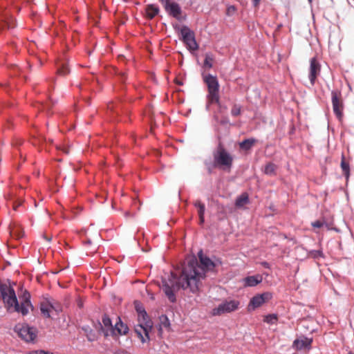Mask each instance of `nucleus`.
I'll list each match as a JSON object with an SVG mask.
<instances>
[{
	"label": "nucleus",
	"mask_w": 354,
	"mask_h": 354,
	"mask_svg": "<svg viewBox=\"0 0 354 354\" xmlns=\"http://www.w3.org/2000/svg\"><path fill=\"white\" fill-rule=\"evenodd\" d=\"M198 257L201 266L196 259H192L182 269L180 276L171 272L168 279L162 278L161 288L171 303L176 301V292L180 288L189 290L193 294L197 293L200 281L206 277V270L216 266L209 257L203 256L202 251L198 253Z\"/></svg>",
	"instance_id": "nucleus-1"
},
{
	"label": "nucleus",
	"mask_w": 354,
	"mask_h": 354,
	"mask_svg": "<svg viewBox=\"0 0 354 354\" xmlns=\"http://www.w3.org/2000/svg\"><path fill=\"white\" fill-rule=\"evenodd\" d=\"M0 299H3L8 310L14 308L15 311L21 313L24 316L28 313L29 308L32 310L34 309L30 301V295L28 291L23 293L19 304L13 288L1 281H0Z\"/></svg>",
	"instance_id": "nucleus-2"
},
{
	"label": "nucleus",
	"mask_w": 354,
	"mask_h": 354,
	"mask_svg": "<svg viewBox=\"0 0 354 354\" xmlns=\"http://www.w3.org/2000/svg\"><path fill=\"white\" fill-rule=\"evenodd\" d=\"M174 28L176 31L180 32L181 35L180 39L187 46L188 49L196 50L198 48L194 32L188 26L184 25L180 27L178 24H175L174 25Z\"/></svg>",
	"instance_id": "nucleus-3"
},
{
	"label": "nucleus",
	"mask_w": 354,
	"mask_h": 354,
	"mask_svg": "<svg viewBox=\"0 0 354 354\" xmlns=\"http://www.w3.org/2000/svg\"><path fill=\"white\" fill-rule=\"evenodd\" d=\"M213 158L219 167L230 169L232 166L233 157L221 143L218 144L216 149L213 151Z\"/></svg>",
	"instance_id": "nucleus-4"
},
{
	"label": "nucleus",
	"mask_w": 354,
	"mask_h": 354,
	"mask_svg": "<svg viewBox=\"0 0 354 354\" xmlns=\"http://www.w3.org/2000/svg\"><path fill=\"white\" fill-rule=\"evenodd\" d=\"M203 80L207 86L209 92L207 97L210 102H218L219 84L217 77L208 74L203 77Z\"/></svg>",
	"instance_id": "nucleus-5"
},
{
	"label": "nucleus",
	"mask_w": 354,
	"mask_h": 354,
	"mask_svg": "<svg viewBox=\"0 0 354 354\" xmlns=\"http://www.w3.org/2000/svg\"><path fill=\"white\" fill-rule=\"evenodd\" d=\"M240 302L235 299L224 300L217 307L212 310L213 316H220L223 314L230 313L238 309Z\"/></svg>",
	"instance_id": "nucleus-6"
},
{
	"label": "nucleus",
	"mask_w": 354,
	"mask_h": 354,
	"mask_svg": "<svg viewBox=\"0 0 354 354\" xmlns=\"http://www.w3.org/2000/svg\"><path fill=\"white\" fill-rule=\"evenodd\" d=\"M15 330L22 339L28 342L33 341L37 337L36 328L28 324H17L15 326Z\"/></svg>",
	"instance_id": "nucleus-7"
},
{
	"label": "nucleus",
	"mask_w": 354,
	"mask_h": 354,
	"mask_svg": "<svg viewBox=\"0 0 354 354\" xmlns=\"http://www.w3.org/2000/svg\"><path fill=\"white\" fill-rule=\"evenodd\" d=\"M118 321L115 323V326L113 328L111 329V334H109L108 330H104L102 324L98 322V325L100 326V330L103 331L105 337H108L109 335H115L118 333L120 335H127L129 332V327L127 324H124L121 320L120 317H118Z\"/></svg>",
	"instance_id": "nucleus-8"
},
{
	"label": "nucleus",
	"mask_w": 354,
	"mask_h": 354,
	"mask_svg": "<svg viewBox=\"0 0 354 354\" xmlns=\"http://www.w3.org/2000/svg\"><path fill=\"white\" fill-rule=\"evenodd\" d=\"M272 297V294L270 292H265L261 294L254 295L250 301L248 310H254L260 307L264 303L268 301Z\"/></svg>",
	"instance_id": "nucleus-9"
},
{
	"label": "nucleus",
	"mask_w": 354,
	"mask_h": 354,
	"mask_svg": "<svg viewBox=\"0 0 354 354\" xmlns=\"http://www.w3.org/2000/svg\"><path fill=\"white\" fill-rule=\"evenodd\" d=\"M341 93L337 91H332L331 100L333 104V110L337 118L342 117L343 104L339 99Z\"/></svg>",
	"instance_id": "nucleus-10"
},
{
	"label": "nucleus",
	"mask_w": 354,
	"mask_h": 354,
	"mask_svg": "<svg viewBox=\"0 0 354 354\" xmlns=\"http://www.w3.org/2000/svg\"><path fill=\"white\" fill-rule=\"evenodd\" d=\"M321 71V65L316 57H313L310 61L309 80L312 86L315 83L317 77L319 75Z\"/></svg>",
	"instance_id": "nucleus-11"
},
{
	"label": "nucleus",
	"mask_w": 354,
	"mask_h": 354,
	"mask_svg": "<svg viewBox=\"0 0 354 354\" xmlns=\"http://www.w3.org/2000/svg\"><path fill=\"white\" fill-rule=\"evenodd\" d=\"M152 328L147 327L146 326H143L141 324H138L135 326L134 330L137 334L138 337L140 339V341L142 343H145L146 342L150 339L149 338V332L151 330Z\"/></svg>",
	"instance_id": "nucleus-12"
},
{
	"label": "nucleus",
	"mask_w": 354,
	"mask_h": 354,
	"mask_svg": "<svg viewBox=\"0 0 354 354\" xmlns=\"http://www.w3.org/2000/svg\"><path fill=\"white\" fill-rule=\"evenodd\" d=\"M164 8L169 15L177 19H179L182 12L180 6L176 2H170L167 5H165Z\"/></svg>",
	"instance_id": "nucleus-13"
},
{
	"label": "nucleus",
	"mask_w": 354,
	"mask_h": 354,
	"mask_svg": "<svg viewBox=\"0 0 354 354\" xmlns=\"http://www.w3.org/2000/svg\"><path fill=\"white\" fill-rule=\"evenodd\" d=\"M312 342V338H308L307 337H301V338L296 339L294 340L292 347L297 350L310 348Z\"/></svg>",
	"instance_id": "nucleus-14"
},
{
	"label": "nucleus",
	"mask_w": 354,
	"mask_h": 354,
	"mask_svg": "<svg viewBox=\"0 0 354 354\" xmlns=\"http://www.w3.org/2000/svg\"><path fill=\"white\" fill-rule=\"evenodd\" d=\"M263 281V277L260 274H255L248 276L243 279V283L244 287H254L261 283Z\"/></svg>",
	"instance_id": "nucleus-15"
},
{
	"label": "nucleus",
	"mask_w": 354,
	"mask_h": 354,
	"mask_svg": "<svg viewBox=\"0 0 354 354\" xmlns=\"http://www.w3.org/2000/svg\"><path fill=\"white\" fill-rule=\"evenodd\" d=\"M138 322L139 324H141L143 326H146L147 327H148V328L153 327V323L150 319L147 312L144 313L143 314L142 313L138 315Z\"/></svg>",
	"instance_id": "nucleus-16"
},
{
	"label": "nucleus",
	"mask_w": 354,
	"mask_h": 354,
	"mask_svg": "<svg viewBox=\"0 0 354 354\" xmlns=\"http://www.w3.org/2000/svg\"><path fill=\"white\" fill-rule=\"evenodd\" d=\"M50 299H46L40 304V310L42 315L46 318L50 317Z\"/></svg>",
	"instance_id": "nucleus-17"
},
{
	"label": "nucleus",
	"mask_w": 354,
	"mask_h": 354,
	"mask_svg": "<svg viewBox=\"0 0 354 354\" xmlns=\"http://www.w3.org/2000/svg\"><path fill=\"white\" fill-rule=\"evenodd\" d=\"M82 330L84 332L86 337L89 342H94L97 339L95 333L88 325L83 326Z\"/></svg>",
	"instance_id": "nucleus-18"
},
{
	"label": "nucleus",
	"mask_w": 354,
	"mask_h": 354,
	"mask_svg": "<svg viewBox=\"0 0 354 354\" xmlns=\"http://www.w3.org/2000/svg\"><path fill=\"white\" fill-rule=\"evenodd\" d=\"M256 142L257 140L255 138H247L239 143V147L241 149L248 151L252 147Z\"/></svg>",
	"instance_id": "nucleus-19"
},
{
	"label": "nucleus",
	"mask_w": 354,
	"mask_h": 354,
	"mask_svg": "<svg viewBox=\"0 0 354 354\" xmlns=\"http://www.w3.org/2000/svg\"><path fill=\"white\" fill-rule=\"evenodd\" d=\"M249 196L247 193H243L239 196L235 201V205L237 207H241L244 205L249 203Z\"/></svg>",
	"instance_id": "nucleus-20"
},
{
	"label": "nucleus",
	"mask_w": 354,
	"mask_h": 354,
	"mask_svg": "<svg viewBox=\"0 0 354 354\" xmlns=\"http://www.w3.org/2000/svg\"><path fill=\"white\" fill-rule=\"evenodd\" d=\"M159 11L158 6L154 4H149L146 8L147 15L149 19H153L158 14Z\"/></svg>",
	"instance_id": "nucleus-21"
},
{
	"label": "nucleus",
	"mask_w": 354,
	"mask_h": 354,
	"mask_svg": "<svg viewBox=\"0 0 354 354\" xmlns=\"http://www.w3.org/2000/svg\"><path fill=\"white\" fill-rule=\"evenodd\" d=\"M341 168L344 176L348 179L350 175V165L348 162H346L344 155L342 156Z\"/></svg>",
	"instance_id": "nucleus-22"
},
{
	"label": "nucleus",
	"mask_w": 354,
	"mask_h": 354,
	"mask_svg": "<svg viewBox=\"0 0 354 354\" xmlns=\"http://www.w3.org/2000/svg\"><path fill=\"white\" fill-rule=\"evenodd\" d=\"M204 164L209 174H212L214 172V169L219 167L214 160L213 161L211 160H205L204 161Z\"/></svg>",
	"instance_id": "nucleus-23"
},
{
	"label": "nucleus",
	"mask_w": 354,
	"mask_h": 354,
	"mask_svg": "<svg viewBox=\"0 0 354 354\" xmlns=\"http://www.w3.org/2000/svg\"><path fill=\"white\" fill-rule=\"evenodd\" d=\"M102 321L104 326L107 328L106 330H108L109 334H111V329L113 328L111 318L108 315H104Z\"/></svg>",
	"instance_id": "nucleus-24"
},
{
	"label": "nucleus",
	"mask_w": 354,
	"mask_h": 354,
	"mask_svg": "<svg viewBox=\"0 0 354 354\" xmlns=\"http://www.w3.org/2000/svg\"><path fill=\"white\" fill-rule=\"evenodd\" d=\"M194 205L198 209V216H205V205L201 201H196L194 202Z\"/></svg>",
	"instance_id": "nucleus-25"
},
{
	"label": "nucleus",
	"mask_w": 354,
	"mask_h": 354,
	"mask_svg": "<svg viewBox=\"0 0 354 354\" xmlns=\"http://www.w3.org/2000/svg\"><path fill=\"white\" fill-rule=\"evenodd\" d=\"M276 168L277 166L274 163L269 162L265 166L264 173L270 176L274 175L275 174Z\"/></svg>",
	"instance_id": "nucleus-26"
},
{
	"label": "nucleus",
	"mask_w": 354,
	"mask_h": 354,
	"mask_svg": "<svg viewBox=\"0 0 354 354\" xmlns=\"http://www.w3.org/2000/svg\"><path fill=\"white\" fill-rule=\"evenodd\" d=\"M14 21L12 19H6L3 22L0 23V29L7 28L11 29L14 28Z\"/></svg>",
	"instance_id": "nucleus-27"
},
{
	"label": "nucleus",
	"mask_w": 354,
	"mask_h": 354,
	"mask_svg": "<svg viewBox=\"0 0 354 354\" xmlns=\"http://www.w3.org/2000/svg\"><path fill=\"white\" fill-rule=\"evenodd\" d=\"M70 71L68 68V65L66 63H62L58 67L57 73L61 75H66L69 73Z\"/></svg>",
	"instance_id": "nucleus-28"
},
{
	"label": "nucleus",
	"mask_w": 354,
	"mask_h": 354,
	"mask_svg": "<svg viewBox=\"0 0 354 354\" xmlns=\"http://www.w3.org/2000/svg\"><path fill=\"white\" fill-rule=\"evenodd\" d=\"M50 309L55 311L57 314H59L62 310L61 305L54 301L50 300Z\"/></svg>",
	"instance_id": "nucleus-29"
},
{
	"label": "nucleus",
	"mask_w": 354,
	"mask_h": 354,
	"mask_svg": "<svg viewBox=\"0 0 354 354\" xmlns=\"http://www.w3.org/2000/svg\"><path fill=\"white\" fill-rule=\"evenodd\" d=\"M241 106L239 104H234L232 110H231V114L232 116H238L241 114Z\"/></svg>",
	"instance_id": "nucleus-30"
},
{
	"label": "nucleus",
	"mask_w": 354,
	"mask_h": 354,
	"mask_svg": "<svg viewBox=\"0 0 354 354\" xmlns=\"http://www.w3.org/2000/svg\"><path fill=\"white\" fill-rule=\"evenodd\" d=\"M135 309L138 315L146 313L144 306L138 301L134 302Z\"/></svg>",
	"instance_id": "nucleus-31"
},
{
	"label": "nucleus",
	"mask_w": 354,
	"mask_h": 354,
	"mask_svg": "<svg viewBox=\"0 0 354 354\" xmlns=\"http://www.w3.org/2000/svg\"><path fill=\"white\" fill-rule=\"evenodd\" d=\"M212 62L213 58L210 55H206L204 60V66L208 68H211L212 67Z\"/></svg>",
	"instance_id": "nucleus-32"
},
{
	"label": "nucleus",
	"mask_w": 354,
	"mask_h": 354,
	"mask_svg": "<svg viewBox=\"0 0 354 354\" xmlns=\"http://www.w3.org/2000/svg\"><path fill=\"white\" fill-rule=\"evenodd\" d=\"M277 320V315L276 314H270L268 315L266 318L265 321L269 324H274Z\"/></svg>",
	"instance_id": "nucleus-33"
},
{
	"label": "nucleus",
	"mask_w": 354,
	"mask_h": 354,
	"mask_svg": "<svg viewBox=\"0 0 354 354\" xmlns=\"http://www.w3.org/2000/svg\"><path fill=\"white\" fill-rule=\"evenodd\" d=\"M161 326L168 328L170 326V322L166 315H162L160 317Z\"/></svg>",
	"instance_id": "nucleus-34"
},
{
	"label": "nucleus",
	"mask_w": 354,
	"mask_h": 354,
	"mask_svg": "<svg viewBox=\"0 0 354 354\" xmlns=\"http://www.w3.org/2000/svg\"><path fill=\"white\" fill-rule=\"evenodd\" d=\"M310 254H312L313 257L315 259H317L319 257H323V252L322 250H312L310 251Z\"/></svg>",
	"instance_id": "nucleus-35"
},
{
	"label": "nucleus",
	"mask_w": 354,
	"mask_h": 354,
	"mask_svg": "<svg viewBox=\"0 0 354 354\" xmlns=\"http://www.w3.org/2000/svg\"><path fill=\"white\" fill-rule=\"evenodd\" d=\"M27 354H54V353L52 352L48 351H44V350H35V351H30Z\"/></svg>",
	"instance_id": "nucleus-36"
},
{
	"label": "nucleus",
	"mask_w": 354,
	"mask_h": 354,
	"mask_svg": "<svg viewBox=\"0 0 354 354\" xmlns=\"http://www.w3.org/2000/svg\"><path fill=\"white\" fill-rule=\"evenodd\" d=\"M120 81H121L122 82H125V80H126V74L124 72H118V74H117Z\"/></svg>",
	"instance_id": "nucleus-37"
},
{
	"label": "nucleus",
	"mask_w": 354,
	"mask_h": 354,
	"mask_svg": "<svg viewBox=\"0 0 354 354\" xmlns=\"http://www.w3.org/2000/svg\"><path fill=\"white\" fill-rule=\"evenodd\" d=\"M324 225V223L320 221H316L312 223L313 227L320 228Z\"/></svg>",
	"instance_id": "nucleus-38"
},
{
	"label": "nucleus",
	"mask_w": 354,
	"mask_h": 354,
	"mask_svg": "<svg viewBox=\"0 0 354 354\" xmlns=\"http://www.w3.org/2000/svg\"><path fill=\"white\" fill-rule=\"evenodd\" d=\"M230 122L228 118L224 117L220 120V123L223 125H225Z\"/></svg>",
	"instance_id": "nucleus-39"
},
{
	"label": "nucleus",
	"mask_w": 354,
	"mask_h": 354,
	"mask_svg": "<svg viewBox=\"0 0 354 354\" xmlns=\"http://www.w3.org/2000/svg\"><path fill=\"white\" fill-rule=\"evenodd\" d=\"M159 1L162 3L164 8L165 7V5L170 3V0H159Z\"/></svg>",
	"instance_id": "nucleus-40"
},
{
	"label": "nucleus",
	"mask_w": 354,
	"mask_h": 354,
	"mask_svg": "<svg viewBox=\"0 0 354 354\" xmlns=\"http://www.w3.org/2000/svg\"><path fill=\"white\" fill-rule=\"evenodd\" d=\"M21 202H15L14 205H13V209L14 210H17V207H19L21 205Z\"/></svg>",
	"instance_id": "nucleus-41"
},
{
	"label": "nucleus",
	"mask_w": 354,
	"mask_h": 354,
	"mask_svg": "<svg viewBox=\"0 0 354 354\" xmlns=\"http://www.w3.org/2000/svg\"><path fill=\"white\" fill-rule=\"evenodd\" d=\"M205 222V216H199V224L201 225H203Z\"/></svg>",
	"instance_id": "nucleus-42"
},
{
	"label": "nucleus",
	"mask_w": 354,
	"mask_h": 354,
	"mask_svg": "<svg viewBox=\"0 0 354 354\" xmlns=\"http://www.w3.org/2000/svg\"><path fill=\"white\" fill-rule=\"evenodd\" d=\"M261 0H252V4L254 7H257L259 2H260Z\"/></svg>",
	"instance_id": "nucleus-43"
},
{
	"label": "nucleus",
	"mask_w": 354,
	"mask_h": 354,
	"mask_svg": "<svg viewBox=\"0 0 354 354\" xmlns=\"http://www.w3.org/2000/svg\"><path fill=\"white\" fill-rule=\"evenodd\" d=\"M262 265H263L265 268H269V267H270V266H269V263H268V262H266V261L263 262V263H262Z\"/></svg>",
	"instance_id": "nucleus-44"
},
{
	"label": "nucleus",
	"mask_w": 354,
	"mask_h": 354,
	"mask_svg": "<svg viewBox=\"0 0 354 354\" xmlns=\"http://www.w3.org/2000/svg\"><path fill=\"white\" fill-rule=\"evenodd\" d=\"M217 103H218V105H219V107H220V111H221V112H222V110H223V109H226V106H221V105L219 104V102H217Z\"/></svg>",
	"instance_id": "nucleus-45"
},
{
	"label": "nucleus",
	"mask_w": 354,
	"mask_h": 354,
	"mask_svg": "<svg viewBox=\"0 0 354 354\" xmlns=\"http://www.w3.org/2000/svg\"><path fill=\"white\" fill-rule=\"evenodd\" d=\"M77 306H78V307H79V308H82V306H83V304H82V302L80 300V301H78V302H77Z\"/></svg>",
	"instance_id": "nucleus-46"
},
{
	"label": "nucleus",
	"mask_w": 354,
	"mask_h": 354,
	"mask_svg": "<svg viewBox=\"0 0 354 354\" xmlns=\"http://www.w3.org/2000/svg\"><path fill=\"white\" fill-rule=\"evenodd\" d=\"M84 244H88V245H90L91 244V239H87L85 242H84Z\"/></svg>",
	"instance_id": "nucleus-47"
},
{
	"label": "nucleus",
	"mask_w": 354,
	"mask_h": 354,
	"mask_svg": "<svg viewBox=\"0 0 354 354\" xmlns=\"http://www.w3.org/2000/svg\"><path fill=\"white\" fill-rule=\"evenodd\" d=\"M118 354H130V353L129 352L126 351H122L121 353H120Z\"/></svg>",
	"instance_id": "nucleus-48"
},
{
	"label": "nucleus",
	"mask_w": 354,
	"mask_h": 354,
	"mask_svg": "<svg viewBox=\"0 0 354 354\" xmlns=\"http://www.w3.org/2000/svg\"><path fill=\"white\" fill-rule=\"evenodd\" d=\"M176 84H178L179 85H182L183 84V83L180 81H178V80H176Z\"/></svg>",
	"instance_id": "nucleus-49"
},
{
	"label": "nucleus",
	"mask_w": 354,
	"mask_h": 354,
	"mask_svg": "<svg viewBox=\"0 0 354 354\" xmlns=\"http://www.w3.org/2000/svg\"><path fill=\"white\" fill-rule=\"evenodd\" d=\"M230 8H232L233 10H234V6H231L230 8H228V10H230Z\"/></svg>",
	"instance_id": "nucleus-50"
},
{
	"label": "nucleus",
	"mask_w": 354,
	"mask_h": 354,
	"mask_svg": "<svg viewBox=\"0 0 354 354\" xmlns=\"http://www.w3.org/2000/svg\"><path fill=\"white\" fill-rule=\"evenodd\" d=\"M308 3L312 5V3H313V0H308Z\"/></svg>",
	"instance_id": "nucleus-51"
},
{
	"label": "nucleus",
	"mask_w": 354,
	"mask_h": 354,
	"mask_svg": "<svg viewBox=\"0 0 354 354\" xmlns=\"http://www.w3.org/2000/svg\"><path fill=\"white\" fill-rule=\"evenodd\" d=\"M64 153H68V150H66V149L65 150V149H64Z\"/></svg>",
	"instance_id": "nucleus-52"
},
{
	"label": "nucleus",
	"mask_w": 354,
	"mask_h": 354,
	"mask_svg": "<svg viewBox=\"0 0 354 354\" xmlns=\"http://www.w3.org/2000/svg\"><path fill=\"white\" fill-rule=\"evenodd\" d=\"M348 354H354V353H353L350 352V353H348Z\"/></svg>",
	"instance_id": "nucleus-53"
}]
</instances>
